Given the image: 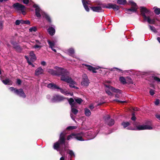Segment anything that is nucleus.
<instances>
[{"instance_id":"ddd939ff","label":"nucleus","mask_w":160,"mask_h":160,"mask_svg":"<svg viewBox=\"0 0 160 160\" xmlns=\"http://www.w3.org/2000/svg\"><path fill=\"white\" fill-rule=\"evenodd\" d=\"M33 7L35 8V12L36 16L38 18L40 17L41 16L40 13V9L39 7L36 4H34Z\"/></svg>"},{"instance_id":"0eeeda50","label":"nucleus","mask_w":160,"mask_h":160,"mask_svg":"<svg viewBox=\"0 0 160 160\" xmlns=\"http://www.w3.org/2000/svg\"><path fill=\"white\" fill-rule=\"evenodd\" d=\"M152 128V127L148 125H139L136 126V128L131 129L134 130H141L145 129L151 130Z\"/></svg>"},{"instance_id":"c85d7f7f","label":"nucleus","mask_w":160,"mask_h":160,"mask_svg":"<svg viewBox=\"0 0 160 160\" xmlns=\"http://www.w3.org/2000/svg\"><path fill=\"white\" fill-rule=\"evenodd\" d=\"M14 49H15L16 51L18 52H21L22 49V48L19 45H18L16 47H15V48H14Z\"/></svg>"},{"instance_id":"6e6552de","label":"nucleus","mask_w":160,"mask_h":160,"mask_svg":"<svg viewBox=\"0 0 160 160\" xmlns=\"http://www.w3.org/2000/svg\"><path fill=\"white\" fill-rule=\"evenodd\" d=\"M89 80L88 77L86 74L82 76V81L81 82V84L84 86L87 87L88 86L89 83Z\"/></svg>"},{"instance_id":"052dcab7","label":"nucleus","mask_w":160,"mask_h":160,"mask_svg":"<svg viewBox=\"0 0 160 160\" xmlns=\"http://www.w3.org/2000/svg\"><path fill=\"white\" fill-rule=\"evenodd\" d=\"M41 64L43 66H45L46 65V63L45 62L43 61L41 62Z\"/></svg>"},{"instance_id":"dca6fc26","label":"nucleus","mask_w":160,"mask_h":160,"mask_svg":"<svg viewBox=\"0 0 160 160\" xmlns=\"http://www.w3.org/2000/svg\"><path fill=\"white\" fill-rule=\"evenodd\" d=\"M66 82L69 83V86L71 88H73L77 89L79 88L78 87L74 86V85L76 84V82H75L71 78H69L68 82Z\"/></svg>"},{"instance_id":"7c9ffc66","label":"nucleus","mask_w":160,"mask_h":160,"mask_svg":"<svg viewBox=\"0 0 160 160\" xmlns=\"http://www.w3.org/2000/svg\"><path fill=\"white\" fill-rule=\"evenodd\" d=\"M68 52L70 56L72 55L74 53V50L72 48H70L68 49Z\"/></svg>"},{"instance_id":"c03bdc74","label":"nucleus","mask_w":160,"mask_h":160,"mask_svg":"<svg viewBox=\"0 0 160 160\" xmlns=\"http://www.w3.org/2000/svg\"><path fill=\"white\" fill-rule=\"evenodd\" d=\"M149 26L150 27V29L152 31L154 32H157V30L153 26H151L150 25H149Z\"/></svg>"},{"instance_id":"680f3d73","label":"nucleus","mask_w":160,"mask_h":160,"mask_svg":"<svg viewBox=\"0 0 160 160\" xmlns=\"http://www.w3.org/2000/svg\"><path fill=\"white\" fill-rule=\"evenodd\" d=\"M58 89L60 90V91L62 93H65V92L64 91V90L63 89L60 88V87L59 88H58Z\"/></svg>"},{"instance_id":"423d86ee","label":"nucleus","mask_w":160,"mask_h":160,"mask_svg":"<svg viewBox=\"0 0 160 160\" xmlns=\"http://www.w3.org/2000/svg\"><path fill=\"white\" fill-rule=\"evenodd\" d=\"M104 118L105 123L109 126H111L114 124L115 123L114 120L110 118V117L109 115H108L104 117Z\"/></svg>"},{"instance_id":"f257e3e1","label":"nucleus","mask_w":160,"mask_h":160,"mask_svg":"<svg viewBox=\"0 0 160 160\" xmlns=\"http://www.w3.org/2000/svg\"><path fill=\"white\" fill-rule=\"evenodd\" d=\"M66 135V133L65 132H62L60 133L58 141L54 144L53 148L54 149L58 151L59 150L60 146L63 145V149L64 150H66V148L68 145V142L66 141L65 137Z\"/></svg>"},{"instance_id":"13d9d810","label":"nucleus","mask_w":160,"mask_h":160,"mask_svg":"<svg viewBox=\"0 0 160 160\" xmlns=\"http://www.w3.org/2000/svg\"><path fill=\"white\" fill-rule=\"evenodd\" d=\"M159 103V99H157L155 102V104L156 105H158Z\"/></svg>"},{"instance_id":"864d4df0","label":"nucleus","mask_w":160,"mask_h":160,"mask_svg":"<svg viewBox=\"0 0 160 160\" xmlns=\"http://www.w3.org/2000/svg\"><path fill=\"white\" fill-rule=\"evenodd\" d=\"M114 101L117 102L119 103H123L125 102V101H120L118 99H115L113 100Z\"/></svg>"},{"instance_id":"aec40b11","label":"nucleus","mask_w":160,"mask_h":160,"mask_svg":"<svg viewBox=\"0 0 160 160\" xmlns=\"http://www.w3.org/2000/svg\"><path fill=\"white\" fill-rule=\"evenodd\" d=\"M125 12H126L128 14H131L132 12H136L137 10H136V8H130L129 9H125Z\"/></svg>"},{"instance_id":"39448f33","label":"nucleus","mask_w":160,"mask_h":160,"mask_svg":"<svg viewBox=\"0 0 160 160\" xmlns=\"http://www.w3.org/2000/svg\"><path fill=\"white\" fill-rule=\"evenodd\" d=\"M66 98L58 94H55L53 96L51 100L53 102H60L64 101Z\"/></svg>"},{"instance_id":"f8f14e48","label":"nucleus","mask_w":160,"mask_h":160,"mask_svg":"<svg viewBox=\"0 0 160 160\" xmlns=\"http://www.w3.org/2000/svg\"><path fill=\"white\" fill-rule=\"evenodd\" d=\"M105 5H102L101 6H97L90 7L91 9L94 12H104V10L102 9L103 6Z\"/></svg>"},{"instance_id":"8fccbe9b","label":"nucleus","mask_w":160,"mask_h":160,"mask_svg":"<svg viewBox=\"0 0 160 160\" xmlns=\"http://www.w3.org/2000/svg\"><path fill=\"white\" fill-rule=\"evenodd\" d=\"M77 103L76 102H75L73 103L72 104V105H70L71 106V108H75L77 107Z\"/></svg>"},{"instance_id":"c756f323","label":"nucleus","mask_w":160,"mask_h":160,"mask_svg":"<svg viewBox=\"0 0 160 160\" xmlns=\"http://www.w3.org/2000/svg\"><path fill=\"white\" fill-rule=\"evenodd\" d=\"M75 133H72L70 135H68L67 138V139L69 140L71 139L74 138Z\"/></svg>"},{"instance_id":"603ef678","label":"nucleus","mask_w":160,"mask_h":160,"mask_svg":"<svg viewBox=\"0 0 160 160\" xmlns=\"http://www.w3.org/2000/svg\"><path fill=\"white\" fill-rule=\"evenodd\" d=\"M42 47V46H40L37 44H36L34 46H33V48H39V49H40Z\"/></svg>"},{"instance_id":"09e8293b","label":"nucleus","mask_w":160,"mask_h":160,"mask_svg":"<svg viewBox=\"0 0 160 160\" xmlns=\"http://www.w3.org/2000/svg\"><path fill=\"white\" fill-rule=\"evenodd\" d=\"M21 20H17L15 21V24L17 25H19L20 23H21Z\"/></svg>"},{"instance_id":"9d476101","label":"nucleus","mask_w":160,"mask_h":160,"mask_svg":"<svg viewBox=\"0 0 160 160\" xmlns=\"http://www.w3.org/2000/svg\"><path fill=\"white\" fill-rule=\"evenodd\" d=\"M103 8L109 9L112 8L116 11L118 10L120 8L118 6L115 4H112L110 3H108L107 6L105 5V6H103Z\"/></svg>"},{"instance_id":"2f4dec72","label":"nucleus","mask_w":160,"mask_h":160,"mask_svg":"<svg viewBox=\"0 0 160 160\" xmlns=\"http://www.w3.org/2000/svg\"><path fill=\"white\" fill-rule=\"evenodd\" d=\"M68 100V102L70 105H72V104L74 103V99L72 98H67L66 99Z\"/></svg>"},{"instance_id":"79ce46f5","label":"nucleus","mask_w":160,"mask_h":160,"mask_svg":"<svg viewBox=\"0 0 160 160\" xmlns=\"http://www.w3.org/2000/svg\"><path fill=\"white\" fill-rule=\"evenodd\" d=\"M11 43L13 45V48L18 45L16 42L12 41Z\"/></svg>"},{"instance_id":"20e7f679","label":"nucleus","mask_w":160,"mask_h":160,"mask_svg":"<svg viewBox=\"0 0 160 160\" xmlns=\"http://www.w3.org/2000/svg\"><path fill=\"white\" fill-rule=\"evenodd\" d=\"M9 89L12 92H13L15 93L20 97L23 98H25L26 97L25 93L22 88L17 89L14 87H11Z\"/></svg>"},{"instance_id":"cd10ccee","label":"nucleus","mask_w":160,"mask_h":160,"mask_svg":"<svg viewBox=\"0 0 160 160\" xmlns=\"http://www.w3.org/2000/svg\"><path fill=\"white\" fill-rule=\"evenodd\" d=\"M43 17H44L48 21L50 22L51 23L52 22L49 16L46 13H44L43 15Z\"/></svg>"},{"instance_id":"a18cd8bd","label":"nucleus","mask_w":160,"mask_h":160,"mask_svg":"<svg viewBox=\"0 0 160 160\" xmlns=\"http://www.w3.org/2000/svg\"><path fill=\"white\" fill-rule=\"evenodd\" d=\"M152 78L154 80L158 82H160V78H158V77L156 76H152Z\"/></svg>"},{"instance_id":"69168bd1","label":"nucleus","mask_w":160,"mask_h":160,"mask_svg":"<svg viewBox=\"0 0 160 160\" xmlns=\"http://www.w3.org/2000/svg\"><path fill=\"white\" fill-rule=\"evenodd\" d=\"M21 11L22 12V13L23 15H25L26 14V12L24 11V9H23L22 10H21Z\"/></svg>"},{"instance_id":"e2e57ef3","label":"nucleus","mask_w":160,"mask_h":160,"mask_svg":"<svg viewBox=\"0 0 160 160\" xmlns=\"http://www.w3.org/2000/svg\"><path fill=\"white\" fill-rule=\"evenodd\" d=\"M113 69H117V70H118L119 71L118 72H122V73L123 72V71H122V70L119 69L118 68H113Z\"/></svg>"},{"instance_id":"bb28decb","label":"nucleus","mask_w":160,"mask_h":160,"mask_svg":"<svg viewBox=\"0 0 160 160\" xmlns=\"http://www.w3.org/2000/svg\"><path fill=\"white\" fill-rule=\"evenodd\" d=\"M117 3L120 5H125L127 3L126 0H117Z\"/></svg>"},{"instance_id":"f704fd0d","label":"nucleus","mask_w":160,"mask_h":160,"mask_svg":"<svg viewBox=\"0 0 160 160\" xmlns=\"http://www.w3.org/2000/svg\"><path fill=\"white\" fill-rule=\"evenodd\" d=\"M77 128V127L74 126H69L67 127L66 129L68 130H71L73 129H76Z\"/></svg>"},{"instance_id":"c9c22d12","label":"nucleus","mask_w":160,"mask_h":160,"mask_svg":"<svg viewBox=\"0 0 160 160\" xmlns=\"http://www.w3.org/2000/svg\"><path fill=\"white\" fill-rule=\"evenodd\" d=\"M71 111L75 115H76L78 112V110L75 108H71Z\"/></svg>"},{"instance_id":"e433bc0d","label":"nucleus","mask_w":160,"mask_h":160,"mask_svg":"<svg viewBox=\"0 0 160 160\" xmlns=\"http://www.w3.org/2000/svg\"><path fill=\"white\" fill-rule=\"evenodd\" d=\"M75 100L76 102L79 104H81L83 101L82 100L81 98H78Z\"/></svg>"},{"instance_id":"6e6d98bb","label":"nucleus","mask_w":160,"mask_h":160,"mask_svg":"<svg viewBox=\"0 0 160 160\" xmlns=\"http://www.w3.org/2000/svg\"><path fill=\"white\" fill-rule=\"evenodd\" d=\"M3 28V22L2 21H0V29L2 30Z\"/></svg>"},{"instance_id":"393cba45","label":"nucleus","mask_w":160,"mask_h":160,"mask_svg":"<svg viewBox=\"0 0 160 160\" xmlns=\"http://www.w3.org/2000/svg\"><path fill=\"white\" fill-rule=\"evenodd\" d=\"M119 80L123 84H125L127 83L124 77H120L119 78Z\"/></svg>"},{"instance_id":"3c124183","label":"nucleus","mask_w":160,"mask_h":160,"mask_svg":"<svg viewBox=\"0 0 160 160\" xmlns=\"http://www.w3.org/2000/svg\"><path fill=\"white\" fill-rule=\"evenodd\" d=\"M149 93L151 95H153L155 93L154 90L152 89H150Z\"/></svg>"},{"instance_id":"ea45409f","label":"nucleus","mask_w":160,"mask_h":160,"mask_svg":"<svg viewBox=\"0 0 160 160\" xmlns=\"http://www.w3.org/2000/svg\"><path fill=\"white\" fill-rule=\"evenodd\" d=\"M155 13L157 15H159L160 14V8H157L154 10Z\"/></svg>"},{"instance_id":"473e14b6","label":"nucleus","mask_w":160,"mask_h":160,"mask_svg":"<svg viewBox=\"0 0 160 160\" xmlns=\"http://www.w3.org/2000/svg\"><path fill=\"white\" fill-rule=\"evenodd\" d=\"M122 125L125 128L130 125V123L128 122H123L122 123Z\"/></svg>"},{"instance_id":"338daca9","label":"nucleus","mask_w":160,"mask_h":160,"mask_svg":"<svg viewBox=\"0 0 160 160\" xmlns=\"http://www.w3.org/2000/svg\"><path fill=\"white\" fill-rule=\"evenodd\" d=\"M131 119L132 120L135 121L136 119V118L135 116H132Z\"/></svg>"},{"instance_id":"a19ab883","label":"nucleus","mask_w":160,"mask_h":160,"mask_svg":"<svg viewBox=\"0 0 160 160\" xmlns=\"http://www.w3.org/2000/svg\"><path fill=\"white\" fill-rule=\"evenodd\" d=\"M68 154L70 155L71 157H75V155L73 151L72 150H69Z\"/></svg>"},{"instance_id":"4468645a","label":"nucleus","mask_w":160,"mask_h":160,"mask_svg":"<svg viewBox=\"0 0 160 160\" xmlns=\"http://www.w3.org/2000/svg\"><path fill=\"white\" fill-rule=\"evenodd\" d=\"M84 135V134L82 132L75 133L74 138H76L78 140L83 141H84V139L82 138V137Z\"/></svg>"},{"instance_id":"4be33fe9","label":"nucleus","mask_w":160,"mask_h":160,"mask_svg":"<svg viewBox=\"0 0 160 160\" xmlns=\"http://www.w3.org/2000/svg\"><path fill=\"white\" fill-rule=\"evenodd\" d=\"M2 81L5 85H11L12 83V81L8 79L2 80Z\"/></svg>"},{"instance_id":"bf43d9fd","label":"nucleus","mask_w":160,"mask_h":160,"mask_svg":"<svg viewBox=\"0 0 160 160\" xmlns=\"http://www.w3.org/2000/svg\"><path fill=\"white\" fill-rule=\"evenodd\" d=\"M23 2L25 4H28L29 2V0H23Z\"/></svg>"},{"instance_id":"f03ea898","label":"nucleus","mask_w":160,"mask_h":160,"mask_svg":"<svg viewBox=\"0 0 160 160\" xmlns=\"http://www.w3.org/2000/svg\"><path fill=\"white\" fill-rule=\"evenodd\" d=\"M57 76H60V79L62 81L68 82L69 79L71 77L69 76V72L66 69L62 68H57Z\"/></svg>"},{"instance_id":"9b49d317","label":"nucleus","mask_w":160,"mask_h":160,"mask_svg":"<svg viewBox=\"0 0 160 160\" xmlns=\"http://www.w3.org/2000/svg\"><path fill=\"white\" fill-rule=\"evenodd\" d=\"M106 87L110 89L112 92L118 93L119 94H122V91L116 88H115L109 85H105Z\"/></svg>"},{"instance_id":"58836bf2","label":"nucleus","mask_w":160,"mask_h":160,"mask_svg":"<svg viewBox=\"0 0 160 160\" xmlns=\"http://www.w3.org/2000/svg\"><path fill=\"white\" fill-rule=\"evenodd\" d=\"M29 31L30 32H35L37 31V28L35 27H33L30 28L29 29Z\"/></svg>"},{"instance_id":"72a5a7b5","label":"nucleus","mask_w":160,"mask_h":160,"mask_svg":"<svg viewBox=\"0 0 160 160\" xmlns=\"http://www.w3.org/2000/svg\"><path fill=\"white\" fill-rule=\"evenodd\" d=\"M48 42L49 46V47L51 48H53L55 44L54 42L49 40H48Z\"/></svg>"},{"instance_id":"7ed1b4c3","label":"nucleus","mask_w":160,"mask_h":160,"mask_svg":"<svg viewBox=\"0 0 160 160\" xmlns=\"http://www.w3.org/2000/svg\"><path fill=\"white\" fill-rule=\"evenodd\" d=\"M141 14L143 17L144 21L147 20L148 23L150 24H154L155 23L154 19H151L149 16L147 17L146 14H149L150 11L146 7H140Z\"/></svg>"},{"instance_id":"1a4fd4ad","label":"nucleus","mask_w":160,"mask_h":160,"mask_svg":"<svg viewBox=\"0 0 160 160\" xmlns=\"http://www.w3.org/2000/svg\"><path fill=\"white\" fill-rule=\"evenodd\" d=\"M12 7L16 10L17 11L22 10L23 9H25V8L24 5L18 2L13 4L12 5Z\"/></svg>"},{"instance_id":"5fc2aeb1","label":"nucleus","mask_w":160,"mask_h":160,"mask_svg":"<svg viewBox=\"0 0 160 160\" xmlns=\"http://www.w3.org/2000/svg\"><path fill=\"white\" fill-rule=\"evenodd\" d=\"M17 84L19 85H20L22 83V81L19 79H18L16 82Z\"/></svg>"},{"instance_id":"4c0bfd02","label":"nucleus","mask_w":160,"mask_h":160,"mask_svg":"<svg viewBox=\"0 0 160 160\" xmlns=\"http://www.w3.org/2000/svg\"><path fill=\"white\" fill-rule=\"evenodd\" d=\"M21 24H25L28 25H29L30 24V22L29 20H21Z\"/></svg>"},{"instance_id":"2eb2a0df","label":"nucleus","mask_w":160,"mask_h":160,"mask_svg":"<svg viewBox=\"0 0 160 160\" xmlns=\"http://www.w3.org/2000/svg\"><path fill=\"white\" fill-rule=\"evenodd\" d=\"M82 4L85 10L87 12H89V9L88 6L87 5V4H89L90 1L89 0H82Z\"/></svg>"},{"instance_id":"49530a36","label":"nucleus","mask_w":160,"mask_h":160,"mask_svg":"<svg viewBox=\"0 0 160 160\" xmlns=\"http://www.w3.org/2000/svg\"><path fill=\"white\" fill-rule=\"evenodd\" d=\"M106 93L108 95L110 96H112L113 95V94L109 90H106Z\"/></svg>"},{"instance_id":"6ab92c4d","label":"nucleus","mask_w":160,"mask_h":160,"mask_svg":"<svg viewBox=\"0 0 160 160\" xmlns=\"http://www.w3.org/2000/svg\"><path fill=\"white\" fill-rule=\"evenodd\" d=\"M48 32L51 36H53L55 33V29L52 27H50L48 29Z\"/></svg>"},{"instance_id":"774afa93","label":"nucleus","mask_w":160,"mask_h":160,"mask_svg":"<svg viewBox=\"0 0 160 160\" xmlns=\"http://www.w3.org/2000/svg\"><path fill=\"white\" fill-rule=\"evenodd\" d=\"M89 108L91 109L92 110L94 108V107L93 105H91L89 106Z\"/></svg>"},{"instance_id":"b1692460","label":"nucleus","mask_w":160,"mask_h":160,"mask_svg":"<svg viewBox=\"0 0 160 160\" xmlns=\"http://www.w3.org/2000/svg\"><path fill=\"white\" fill-rule=\"evenodd\" d=\"M48 72L52 75L57 76L58 74L57 72V68H56V70L50 69L49 70Z\"/></svg>"},{"instance_id":"a211bd4d","label":"nucleus","mask_w":160,"mask_h":160,"mask_svg":"<svg viewBox=\"0 0 160 160\" xmlns=\"http://www.w3.org/2000/svg\"><path fill=\"white\" fill-rule=\"evenodd\" d=\"M44 72L43 70L41 67H39L35 70V74L36 76H38L39 75L42 74Z\"/></svg>"},{"instance_id":"a878e982","label":"nucleus","mask_w":160,"mask_h":160,"mask_svg":"<svg viewBox=\"0 0 160 160\" xmlns=\"http://www.w3.org/2000/svg\"><path fill=\"white\" fill-rule=\"evenodd\" d=\"M85 114L87 116H90L91 113L90 110L88 108H85Z\"/></svg>"},{"instance_id":"5701e85b","label":"nucleus","mask_w":160,"mask_h":160,"mask_svg":"<svg viewBox=\"0 0 160 160\" xmlns=\"http://www.w3.org/2000/svg\"><path fill=\"white\" fill-rule=\"evenodd\" d=\"M128 4H130L131 6V8H136V10H137L138 6L134 2L131 1H129L128 2Z\"/></svg>"},{"instance_id":"412c9836","label":"nucleus","mask_w":160,"mask_h":160,"mask_svg":"<svg viewBox=\"0 0 160 160\" xmlns=\"http://www.w3.org/2000/svg\"><path fill=\"white\" fill-rule=\"evenodd\" d=\"M30 56L31 57L30 59L32 61H35L36 59V58L33 51H31L30 53Z\"/></svg>"},{"instance_id":"37998d69","label":"nucleus","mask_w":160,"mask_h":160,"mask_svg":"<svg viewBox=\"0 0 160 160\" xmlns=\"http://www.w3.org/2000/svg\"><path fill=\"white\" fill-rule=\"evenodd\" d=\"M127 83H129L131 84L132 83V79L130 77H127Z\"/></svg>"},{"instance_id":"f3484780","label":"nucleus","mask_w":160,"mask_h":160,"mask_svg":"<svg viewBox=\"0 0 160 160\" xmlns=\"http://www.w3.org/2000/svg\"><path fill=\"white\" fill-rule=\"evenodd\" d=\"M85 66L87 67L88 70L89 71H92L93 73H96L97 72L96 71V69H98V68L93 67L91 65L87 64H85Z\"/></svg>"},{"instance_id":"de8ad7c7","label":"nucleus","mask_w":160,"mask_h":160,"mask_svg":"<svg viewBox=\"0 0 160 160\" xmlns=\"http://www.w3.org/2000/svg\"><path fill=\"white\" fill-rule=\"evenodd\" d=\"M54 83H50L48 85L47 87L48 88L53 89Z\"/></svg>"},{"instance_id":"0e129e2a","label":"nucleus","mask_w":160,"mask_h":160,"mask_svg":"<svg viewBox=\"0 0 160 160\" xmlns=\"http://www.w3.org/2000/svg\"><path fill=\"white\" fill-rule=\"evenodd\" d=\"M155 116L160 121V115L158 114H156Z\"/></svg>"},{"instance_id":"4d7b16f0","label":"nucleus","mask_w":160,"mask_h":160,"mask_svg":"<svg viewBox=\"0 0 160 160\" xmlns=\"http://www.w3.org/2000/svg\"><path fill=\"white\" fill-rule=\"evenodd\" d=\"M58 88H59V87L57 86L54 83L53 89H58Z\"/></svg>"}]
</instances>
